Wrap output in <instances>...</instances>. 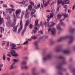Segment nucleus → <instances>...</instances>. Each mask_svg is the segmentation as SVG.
<instances>
[{"mask_svg":"<svg viewBox=\"0 0 75 75\" xmlns=\"http://www.w3.org/2000/svg\"><path fill=\"white\" fill-rule=\"evenodd\" d=\"M35 12H36V10L35 9L33 8L32 9V12L30 14L31 16H33Z\"/></svg>","mask_w":75,"mask_h":75,"instance_id":"obj_15","label":"nucleus"},{"mask_svg":"<svg viewBox=\"0 0 75 75\" xmlns=\"http://www.w3.org/2000/svg\"><path fill=\"white\" fill-rule=\"evenodd\" d=\"M21 68L22 69H28V67L27 66H25V67H24V66H22L21 67Z\"/></svg>","mask_w":75,"mask_h":75,"instance_id":"obj_26","label":"nucleus"},{"mask_svg":"<svg viewBox=\"0 0 75 75\" xmlns=\"http://www.w3.org/2000/svg\"><path fill=\"white\" fill-rule=\"evenodd\" d=\"M13 23L12 24H11V27H13V28L14 29L13 30V31L14 32V33H16V32H17V29L18 27V25L19 23H18L17 25L15 26V25L16 24V21H17V18L16 16V15L13 13Z\"/></svg>","mask_w":75,"mask_h":75,"instance_id":"obj_2","label":"nucleus"},{"mask_svg":"<svg viewBox=\"0 0 75 75\" xmlns=\"http://www.w3.org/2000/svg\"><path fill=\"white\" fill-rule=\"evenodd\" d=\"M19 3H21V4H25V1H23L22 2H20Z\"/></svg>","mask_w":75,"mask_h":75,"instance_id":"obj_38","label":"nucleus"},{"mask_svg":"<svg viewBox=\"0 0 75 75\" xmlns=\"http://www.w3.org/2000/svg\"><path fill=\"white\" fill-rule=\"evenodd\" d=\"M29 28L30 29H32L33 28V25L31 24H30L29 25Z\"/></svg>","mask_w":75,"mask_h":75,"instance_id":"obj_32","label":"nucleus"},{"mask_svg":"<svg viewBox=\"0 0 75 75\" xmlns=\"http://www.w3.org/2000/svg\"><path fill=\"white\" fill-rule=\"evenodd\" d=\"M49 1H47V2L44 4V7H47V6L48 5V4H49Z\"/></svg>","mask_w":75,"mask_h":75,"instance_id":"obj_24","label":"nucleus"},{"mask_svg":"<svg viewBox=\"0 0 75 75\" xmlns=\"http://www.w3.org/2000/svg\"><path fill=\"white\" fill-rule=\"evenodd\" d=\"M10 10H11V11H15V10L13 8H10Z\"/></svg>","mask_w":75,"mask_h":75,"instance_id":"obj_48","label":"nucleus"},{"mask_svg":"<svg viewBox=\"0 0 75 75\" xmlns=\"http://www.w3.org/2000/svg\"><path fill=\"white\" fill-rule=\"evenodd\" d=\"M32 17H35V18L36 16H35V15L34 14L33 15Z\"/></svg>","mask_w":75,"mask_h":75,"instance_id":"obj_61","label":"nucleus"},{"mask_svg":"<svg viewBox=\"0 0 75 75\" xmlns=\"http://www.w3.org/2000/svg\"><path fill=\"white\" fill-rule=\"evenodd\" d=\"M34 28L35 29V30H37V29H38V28L37 27V26H35Z\"/></svg>","mask_w":75,"mask_h":75,"instance_id":"obj_57","label":"nucleus"},{"mask_svg":"<svg viewBox=\"0 0 75 75\" xmlns=\"http://www.w3.org/2000/svg\"><path fill=\"white\" fill-rule=\"evenodd\" d=\"M40 6H41V5H40V4H38L37 6H34V8H35V9H38V8H40Z\"/></svg>","mask_w":75,"mask_h":75,"instance_id":"obj_17","label":"nucleus"},{"mask_svg":"<svg viewBox=\"0 0 75 75\" xmlns=\"http://www.w3.org/2000/svg\"><path fill=\"white\" fill-rule=\"evenodd\" d=\"M57 28L59 30H61V27L59 25H57Z\"/></svg>","mask_w":75,"mask_h":75,"instance_id":"obj_29","label":"nucleus"},{"mask_svg":"<svg viewBox=\"0 0 75 75\" xmlns=\"http://www.w3.org/2000/svg\"><path fill=\"white\" fill-rule=\"evenodd\" d=\"M50 31H51V28H49V29L48 30V32H50Z\"/></svg>","mask_w":75,"mask_h":75,"instance_id":"obj_54","label":"nucleus"},{"mask_svg":"<svg viewBox=\"0 0 75 75\" xmlns=\"http://www.w3.org/2000/svg\"><path fill=\"white\" fill-rule=\"evenodd\" d=\"M33 75H37V74L34 72H33Z\"/></svg>","mask_w":75,"mask_h":75,"instance_id":"obj_49","label":"nucleus"},{"mask_svg":"<svg viewBox=\"0 0 75 75\" xmlns=\"http://www.w3.org/2000/svg\"><path fill=\"white\" fill-rule=\"evenodd\" d=\"M22 19H21L20 21V27L19 29L18 30V34H19V33H20V32L21 31V30H22V28H23V24L22 23Z\"/></svg>","mask_w":75,"mask_h":75,"instance_id":"obj_9","label":"nucleus"},{"mask_svg":"<svg viewBox=\"0 0 75 75\" xmlns=\"http://www.w3.org/2000/svg\"><path fill=\"white\" fill-rule=\"evenodd\" d=\"M38 19L37 18L35 22V27H37L38 26Z\"/></svg>","mask_w":75,"mask_h":75,"instance_id":"obj_16","label":"nucleus"},{"mask_svg":"<svg viewBox=\"0 0 75 75\" xmlns=\"http://www.w3.org/2000/svg\"><path fill=\"white\" fill-rule=\"evenodd\" d=\"M26 63H27V62H23L21 63V64H22V65H24V64H26Z\"/></svg>","mask_w":75,"mask_h":75,"instance_id":"obj_39","label":"nucleus"},{"mask_svg":"<svg viewBox=\"0 0 75 75\" xmlns=\"http://www.w3.org/2000/svg\"><path fill=\"white\" fill-rule=\"evenodd\" d=\"M29 22V21L28 20H27L25 24V28L24 29V30L22 33V36H23L24 33L25 32V31L26 30V28H27V26H28V25Z\"/></svg>","mask_w":75,"mask_h":75,"instance_id":"obj_7","label":"nucleus"},{"mask_svg":"<svg viewBox=\"0 0 75 75\" xmlns=\"http://www.w3.org/2000/svg\"><path fill=\"white\" fill-rule=\"evenodd\" d=\"M1 4H3V1H1Z\"/></svg>","mask_w":75,"mask_h":75,"instance_id":"obj_64","label":"nucleus"},{"mask_svg":"<svg viewBox=\"0 0 75 75\" xmlns=\"http://www.w3.org/2000/svg\"><path fill=\"white\" fill-rule=\"evenodd\" d=\"M7 60H8L9 61H10V59L8 57H7Z\"/></svg>","mask_w":75,"mask_h":75,"instance_id":"obj_52","label":"nucleus"},{"mask_svg":"<svg viewBox=\"0 0 75 75\" xmlns=\"http://www.w3.org/2000/svg\"><path fill=\"white\" fill-rule=\"evenodd\" d=\"M66 38H69L70 40L69 42V44H71L73 42L74 40V38L72 35L70 36H69V35H67L65 36L64 37H62L60 38L59 39H57V42H60L62 40H64V39H66Z\"/></svg>","mask_w":75,"mask_h":75,"instance_id":"obj_3","label":"nucleus"},{"mask_svg":"<svg viewBox=\"0 0 75 75\" xmlns=\"http://www.w3.org/2000/svg\"><path fill=\"white\" fill-rule=\"evenodd\" d=\"M27 6H28V4L26 3V4H25L24 6H25V7H27Z\"/></svg>","mask_w":75,"mask_h":75,"instance_id":"obj_55","label":"nucleus"},{"mask_svg":"<svg viewBox=\"0 0 75 75\" xmlns=\"http://www.w3.org/2000/svg\"><path fill=\"white\" fill-rule=\"evenodd\" d=\"M62 17V15H61L60 14H59L57 16V19H58V20H59L60 19V18H61Z\"/></svg>","mask_w":75,"mask_h":75,"instance_id":"obj_23","label":"nucleus"},{"mask_svg":"<svg viewBox=\"0 0 75 75\" xmlns=\"http://www.w3.org/2000/svg\"><path fill=\"white\" fill-rule=\"evenodd\" d=\"M7 56H8V57H11V55L10 54V53L7 55Z\"/></svg>","mask_w":75,"mask_h":75,"instance_id":"obj_46","label":"nucleus"},{"mask_svg":"<svg viewBox=\"0 0 75 75\" xmlns=\"http://www.w3.org/2000/svg\"><path fill=\"white\" fill-rule=\"evenodd\" d=\"M56 52H63L64 54H68L70 53V51L68 50H62L60 47H57L55 50Z\"/></svg>","mask_w":75,"mask_h":75,"instance_id":"obj_5","label":"nucleus"},{"mask_svg":"<svg viewBox=\"0 0 75 75\" xmlns=\"http://www.w3.org/2000/svg\"><path fill=\"white\" fill-rule=\"evenodd\" d=\"M67 7V5H65L64 6V8H66Z\"/></svg>","mask_w":75,"mask_h":75,"instance_id":"obj_60","label":"nucleus"},{"mask_svg":"<svg viewBox=\"0 0 75 75\" xmlns=\"http://www.w3.org/2000/svg\"><path fill=\"white\" fill-rule=\"evenodd\" d=\"M35 45L36 46V48L37 50H38L39 49V47L38 46V42H35Z\"/></svg>","mask_w":75,"mask_h":75,"instance_id":"obj_19","label":"nucleus"},{"mask_svg":"<svg viewBox=\"0 0 75 75\" xmlns=\"http://www.w3.org/2000/svg\"><path fill=\"white\" fill-rule=\"evenodd\" d=\"M43 6L41 5V7H40V9H41V8H43Z\"/></svg>","mask_w":75,"mask_h":75,"instance_id":"obj_63","label":"nucleus"},{"mask_svg":"<svg viewBox=\"0 0 75 75\" xmlns=\"http://www.w3.org/2000/svg\"><path fill=\"white\" fill-rule=\"evenodd\" d=\"M10 16H9V15H7L5 17V18L7 21H10Z\"/></svg>","mask_w":75,"mask_h":75,"instance_id":"obj_20","label":"nucleus"},{"mask_svg":"<svg viewBox=\"0 0 75 75\" xmlns=\"http://www.w3.org/2000/svg\"><path fill=\"white\" fill-rule=\"evenodd\" d=\"M58 58L59 59H62L64 60L62 63L60 64L57 67V68H58V69H59L62 71V67H61V65H62V64H66V62H65V58L63 57L62 56H60Z\"/></svg>","mask_w":75,"mask_h":75,"instance_id":"obj_4","label":"nucleus"},{"mask_svg":"<svg viewBox=\"0 0 75 75\" xmlns=\"http://www.w3.org/2000/svg\"><path fill=\"white\" fill-rule=\"evenodd\" d=\"M28 40H29V39L28 40H27V41H26L25 42H24V43H23L24 45H25H25H28V41H28Z\"/></svg>","mask_w":75,"mask_h":75,"instance_id":"obj_31","label":"nucleus"},{"mask_svg":"<svg viewBox=\"0 0 75 75\" xmlns=\"http://www.w3.org/2000/svg\"><path fill=\"white\" fill-rule=\"evenodd\" d=\"M62 15L64 17H67V16H68V14H65V13H63L62 14Z\"/></svg>","mask_w":75,"mask_h":75,"instance_id":"obj_30","label":"nucleus"},{"mask_svg":"<svg viewBox=\"0 0 75 75\" xmlns=\"http://www.w3.org/2000/svg\"><path fill=\"white\" fill-rule=\"evenodd\" d=\"M57 0V5L58 6L56 12L57 13H58L59 11V8L61 7V6H59L60 4H62V6H64V4H69V0H63V2L62 1V0Z\"/></svg>","mask_w":75,"mask_h":75,"instance_id":"obj_1","label":"nucleus"},{"mask_svg":"<svg viewBox=\"0 0 75 75\" xmlns=\"http://www.w3.org/2000/svg\"><path fill=\"white\" fill-rule=\"evenodd\" d=\"M54 17V14H53L52 13L50 14V15H48L47 16V17L48 18L47 19V21H50V19L51 18H53V17Z\"/></svg>","mask_w":75,"mask_h":75,"instance_id":"obj_11","label":"nucleus"},{"mask_svg":"<svg viewBox=\"0 0 75 75\" xmlns=\"http://www.w3.org/2000/svg\"><path fill=\"white\" fill-rule=\"evenodd\" d=\"M8 46H9V42H7V47H8Z\"/></svg>","mask_w":75,"mask_h":75,"instance_id":"obj_50","label":"nucleus"},{"mask_svg":"<svg viewBox=\"0 0 75 75\" xmlns=\"http://www.w3.org/2000/svg\"><path fill=\"white\" fill-rule=\"evenodd\" d=\"M10 9V8L7 9V10L8 11V12H9V13H11V11Z\"/></svg>","mask_w":75,"mask_h":75,"instance_id":"obj_40","label":"nucleus"},{"mask_svg":"<svg viewBox=\"0 0 75 75\" xmlns=\"http://www.w3.org/2000/svg\"><path fill=\"white\" fill-rule=\"evenodd\" d=\"M30 16L29 15V13L28 12L26 13L25 14V18H29Z\"/></svg>","mask_w":75,"mask_h":75,"instance_id":"obj_18","label":"nucleus"},{"mask_svg":"<svg viewBox=\"0 0 75 75\" xmlns=\"http://www.w3.org/2000/svg\"><path fill=\"white\" fill-rule=\"evenodd\" d=\"M37 30H33V33H34V34H35V33H37Z\"/></svg>","mask_w":75,"mask_h":75,"instance_id":"obj_41","label":"nucleus"},{"mask_svg":"<svg viewBox=\"0 0 75 75\" xmlns=\"http://www.w3.org/2000/svg\"><path fill=\"white\" fill-rule=\"evenodd\" d=\"M32 6L31 5H30L28 6V10H30L31 11V10H32Z\"/></svg>","mask_w":75,"mask_h":75,"instance_id":"obj_22","label":"nucleus"},{"mask_svg":"<svg viewBox=\"0 0 75 75\" xmlns=\"http://www.w3.org/2000/svg\"><path fill=\"white\" fill-rule=\"evenodd\" d=\"M58 74H59L60 75H63V74L61 72H59Z\"/></svg>","mask_w":75,"mask_h":75,"instance_id":"obj_51","label":"nucleus"},{"mask_svg":"<svg viewBox=\"0 0 75 75\" xmlns=\"http://www.w3.org/2000/svg\"><path fill=\"white\" fill-rule=\"evenodd\" d=\"M5 58H6V56L5 54H3V59L4 61L5 60Z\"/></svg>","mask_w":75,"mask_h":75,"instance_id":"obj_36","label":"nucleus"},{"mask_svg":"<svg viewBox=\"0 0 75 75\" xmlns=\"http://www.w3.org/2000/svg\"><path fill=\"white\" fill-rule=\"evenodd\" d=\"M53 30L51 31V33L52 35H54L56 33V30H55V29L54 28H53Z\"/></svg>","mask_w":75,"mask_h":75,"instance_id":"obj_14","label":"nucleus"},{"mask_svg":"<svg viewBox=\"0 0 75 75\" xmlns=\"http://www.w3.org/2000/svg\"><path fill=\"white\" fill-rule=\"evenodd\" d=\"M10 6L11 7V8H14V6H13V5H10Z\"/></svg>","mask_w":75,"mask_h":75,"instance_id":"obj_45","label":"nucleus"},{"mask_svg":"<svg viewBox=\"0 0 75 75\" xmlns=\"http://www.w3.org/2000/svg\"><path fill=\"white\" fill-rule=\"evenodd\" d=\"M31 5H33V6H34V3L33 2H30V3Z\"/></svg>","mask_w":75,"mask_h":75,"instance_id":"obj_47","label":"nucleus"},{"mask_svg":"<svg viewBox=\"0 0 75 75\" xmlns=\"http://www.w3.org/2000/svg\"><path fill=\"white\" fill-rule=\"evenodd\" d=\"M24 12H25V11H22V15H24Z\"/></svg>","mask_w":75,"mask_h":75,"instance_id":"obj_58","label":"nucleus"},{"mask_svg":"<svg viewBox=\"0 0 75 75\" xmlns=\"http://www.w3.org/2000/svg\"><path fill=\"white\" fill-rule=\"evenodd\" d=\"M31 39H33V40H36L37 38H38V37H36L35 36L31 37Z\"/></svg>","mask_w":75,"mask_h":75,"instance_id":"obj_25","label":"nucleus"},{"mask_svg":"<svg viewBox=\"0 0 75 75\" xmlns=\"http://www.w3.org/2000/svg\"><path fill=\"white\" fill-rule=\"evenodd\" d=\"M55 23L53 22H50L49 23H48V22H47L45 21L43 23V25H44L45 27H53Z\"/></svg>","mask_w":75,"mask_h":75,"instance_id":"obj_6","label":"nucleus"},{"mask_svg":"<svg viewBox=\"0 0 75 75\" xmlns=\"http://www.w3.org/2000/svg\"><path fill=\"white\" fill-rule=\"evenodd\" d=\"M3 43L2 44V45H4L5 44H6V41H3Z\"/></svg>","mask_w":75,"mask_h":75,"instance_id":"obj_44","label":"nucleus"},{"mask_svg":"<svg viewBox=\"0 0 75 75\" xmlns=\"http://www.w3.org/2000/svg\"><path fill=\"white\" fill-rule=\"evenodd\" d=\"M21 13V9H18L15 12V14L16 17L17 18H18V16H19L20 14Z\"/></svg>","mask_w":75,"mask_h":75,"instance_id":"obj_10","label":"nucleus"},{"mask_svg":"<svg viewBox=\"0 0 75 75\" xmlns=\"http://www.w3.org/2000/svg\"><path fill=\"white\" fill-rule=\"evenodd\" d=\"M0 28L1 29V32L2 34V33H3V32H2V28H1V26H0Z\"/></svg>","mask_w":75,"mask_h":75,"instance_id":"obj_53","label":"nucleus"},{"mask_svg":"<svg viewBox=\"0 0 75 75\" xmlns=\"http://www.w3.org/2000/svg\"><path fill=\"white\" fill-rule=\"evenodd\" d=\"M41 24H38V28H40V27L41 26V27H42V23L41 22H40Z\"/></svg>","mask_w":75,"mask_h":75,"instance_id":"obj_33","label":"nucleus"},{"mask_svg":"<svg viewBox=\"0 0 75 75\" xmlns=\"http://www.w3.org/2000/svg\"><path fill=\"white\" fill-rule=\"evenodd\" d=\"M3 66V64H0V67H2Z\"/></svg>","mask_w":75,"mask_h":75,"instance_id":"obj_56","label":"nucleus"},{"mask_svg":"<svg viewBox=\"0 0 75 75\" xmlns=\"http://www.w3.org/2000/svg\"><path fill=\"white\" fill-rule=\"evenodd\" d=\"M13 61H14V62L13 64H12V65L11 66L10 69H13L14 68V67L13 66V65H14V64L15 63V62H17L18 60L16 59H13Z\"/></svg>","mask_w":75,"mask_h":75,"instance_id":"obj_12","label":"nucleus"},{"mask_svg":"<svg viewBox=\"0 0 75 75\" xmlns=\"http://www.w3.org/2000/svg\"><path fill=\"white\" fill-rule=\"evenodd\" d=\"M51 54H48L46 57L43 58V60L45 61H46L47 60V59H51Z\"/></svg>","mask_w":75,"mask_h":75,"instance_id":"obj_8","label":"nucleus"},{"mask_svg":"<svg viewBox=\"0 0 75 75\" xmlns=\"http://www.w3.org/2000/svg\"><path fill=\"white\" fill-rule=\"evenodd\" d=\"M75 6H73V8H72V9L73 10H74V9H75Z\"/></svg>","mask_w":75,"mask_h":75,"instance_id":"obj_62","label":"nucleus"},{"mask_svg":"<svg viewBox=\"0 0 75 75\" xmlns=\"http://www.w3.org/2000/svg\"><path fill=\"white\" fill-rule=\"evenodd\" d=\"M74 30L75 29L71 28L70 30V31L71 32V33H73V32H74Z\"/></svg>","mask_w":75,"mask_h":75,"instance_id":"obj_37","label":"nucleus"},{"mask_svg":"<svg viewBox=\"0 0 75 75\" xmlns=\"http://www.w3.org/2000/svg\"><path fill=\"white\" fill-rule=\"evenodd\" d=\"M60 25H61L62 26H65V24L63 22H61L60 23Z\"/></svg>","mask_w":75,"mask_h":75,"instance_id":"obj_34","label":"nucleus"},{"mask_svg":"<svg viewBox=\"0 0 75 75\" xmlns=\"http://www.w3.org/2000/svg\"><path fill=\"white\" fill-rule=\"evenodd\" d=\"M71 71L73 73H74V74L73 75H75V68H74L73 69L71 70Z\"/></svg>","mask_w":75,"mask_h":75,"instance_id":"obj_28","label":"nucleus"},{"mask_svg":"<svg viewBox=\"0 0 75 75\" xmlns=\"http://www.w3.org/2000/svg\"><path fill=\"white\" fill-rule=\"evenodd\" d=\"M38 33L39 34H42V30H40Z\"/></svg>","mask_w":75,"mask_h":75,"instance_id":"obj_43","label":"nucleus"},{"mask_svg":"<svg viewBox=\"0 0 75 75\" xmlns=\"http://www.w3.org/2000/svg\"><path fill=\"white\" fill-rule=\"evenodd\" d=\"M13 56L15 57H18V54H16V53H15Z\"/></svg>","mask_w":75,"mask_h":75,"instance_id":"obj_35","label":"nucleus"},{"mask_svg":"<svg viewBox=\"0 0 75 75\" xmlns=\"http://www.w3.org/2000/svg\"><path fill=\"white\" fill-rule=\"evenodd\" d=\"M11 45L12 46L11 49L12 50H14V48L16 47V45H14V44H12Z\"/></svg>","mask_w":75,"mask_h":75,"instance_id":"obj_27","label":"nucleus"},{"mask_svg":"<svg viewBox=\"0 0 75 75\" xmlns=\"http://www.w3.org/2000/svg\"><path fill=\"white\" fill-rule=\"evenodd\" d=\"M47 12H51V11H50L49 10H47L46 11Z\"/></svg>","mask_w":75,"mask_h":75,"instance_id":"obj_59","label":"nucleus"},{"mask_svg":"<svg viewBox=\"0 0 75 75\" xmlns=\"http://www.w3.org/2000/svg\"><path fill=\"white\" fill-rule=\"evenodd\" d=\"M3 6L4 7H5V8L7 7V5H6V4H3Z\"/></svg>","mask_w":75,"mask_h":75,"instance_id":"obj_42","label":"nucleus"},{"mask_svg":"<svg viewBox=\"0 0 75 75\" xmlns=\"http://www.w3.org/2000/svg\"><path fill=\"white\" fill-rule=\"evenodd\" d=\"M16 51L14 50H12L11 52H10V54H11L12 56L14 55Z\"/></svg>","mask_w":75,"mask_h":75,"instance_id":"obj_21","label":"nucleus"},{"mask_svg":"<svg viewBox=\"0 0 75 75\" xmlns=\"http://www.w3.org/2000/svg\"><path fill=\"white\" fill-rule=\"evenodd\" d=\"M6 25L7 27H11V24L10 23V21H7L6 22Z\"/></svg>","mask_w":75,"mask_h":75,"instance_id":"obj_13","label":"nucleus"}]
</instances>
